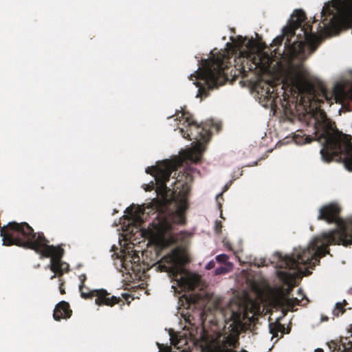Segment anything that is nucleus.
Wrapping results in <instances>:
<instances>
[{"instance_id": "1", "label": "nucleus", "mask_w": 352, "mask_h": 352, "mask_svg": "<svg viewBox=\"0 0 352 352\" xmlns=\"http://www.w3.org/2000/svg\"><path fill=\"white\" fill-rule=\"evenodd\" d=\"M306 19L302 10H295L283 29V36L273 40L274 45H280L286 38L287 58L284 61H276L267 52L252 54L241 52L234 58L235 64L230 73L233 79L241 77L253 83L259 103L266 108L276 109L279 103L285 113H292L299 102L305 108L315 109L316 130L317 122L321 120L320 113L326 114L320 109L321 104L329 99L325 89L322 90L323 99L318 98L305 78V45L314 51L322 40L321 36L312 32V27Z\"/></svg>"}, {"instance_id": "2", "label": "nucleus", "mask_w": 352, "mask_h": 352, "mask_svg": "<svg viewBox=\"0 0 352 352\" xmlns=\"http://www.w3.org/2000/svg\"><path fill=\"white\" fill-rule=\"evenodd\" d=\"M344 231L324 233L315 238L309 245L291 255L281 256L278 265L276 275L278 278L288 286L293 285L298 272L300 271V265L316 266V262L320 263V258L329 253V245L336 244V239L343 240L346 237Z\"/></svg>"}, {"instance_id": "3", "label": "nucleus", "mask_w": 352, "mask_h": 352, "mask_svg": "<svg viewBox=\"0 0 352 352\" xmlns=\"http://www.w3.org/2000/svg\"><path fill=\"white\" fill-rule=\"evenodd\" d=\"M317 122L315 137L322 146L320 151L323 160L331 162L334 157L343 160L345 167L352 171V137L340 131L323 111Z\"/></svg>"}, {"instance_id": "4", "label": "nucleus", "mask_w": 352, "mask_h": 352, "mask_svg": "<svg viewBox=\"0 0 352 352\" xmlns=\"http://www.w3.org/2000/svg\"><path fill=\"white\" fill-rule=\"evenodd\" d=\"M231 58L223 52L201 60V67H199L196 74L190 77V80L195 78L197 80L194 83L198 87L197 97H207L210 90L223 85L228 80Z\"/></svg>"}, {"instance_id": "5", "label": "nucleus", "mask_w": 352, "mask_h": 352, "mask_svg": "<svg viewBox=\"0 0 352 352\" xmlns=\"http://www.w3.org/2000/svg\"><path fill=\"white\" fill-rule=\"evenodd\" d=\"M47 243L48 240L43 233L34 232L33 228L23 221V248L34 250L40 254L41 258H50V270L55 274L51 277L53 279L56 275L60 277L67 272L69 266L61 261L64 250L60 246L55 247Z\"/></svg>"}, {"instance_id": "6", "label": "nucleus", "mask_w": 352, "mask_h": 352, "mask_svg": "<svg viewBox=\"0 0 352 352\" xmlns=\"http://www.w3.org/2000/svg\"><path fill=\"white\" fill-rule=\"evenodd\" d=\"M176 120L179 119L182 124L179 127V133L183 138L194 140L199 144L201 142L207 143L211 136V128L214 125L212 120H208L201 124H198L194 120L192 115L184 110L179 113H176Z\"/></svg>"}, {"instance_id": "7", "label": "nucleus", "mask_w": 352, "mask_h": 352, "mask_svg": "<svg viewBox=\"0 0 352 352\" xmlns=\"http://www.w3.org/2000/svg\"><path fill=\"white\" fill-rule=\"evenodd\" d=\"M340 212L341 208L338 204L330 203L320 207L317 219L327 223H336L339 228L330 232L343 230L346 232V237L343 238V240L336 239V244L347 246L352 245V217L347 219H342L340 216Z\"/></svg>"}, {"instance_id": "8", "label": "nucleus", "mask_w": 352, "mask_h": 352, "mask_svg": "<svg viewBox=\"0 0 352 352\" xmlns=\"http://www.w3.org/2000/svg\"><path fill=\"white\" fill-rule=\"evenodd\" d=\"M188 258L179 248H175L170 253L164 256L157 263V268L161 272H168L173 276L182 273V267L188 263Z\"/></svg>"}, {"instance_id": "9", "label": "nucleus", "mask_w": 352, "mask_h": 352, "mask_svg": "<svg viewBox=\"0 0 352 352\" xmlns=\"http://www.w3.org/2000/svg\"><path fill=\"white\" fill-rule=\"evenodd\" d=\"M174 170V165L168 161H164L160 165L150 166L146 169V173L151 175L155 178L156 192L164 198L170 191L166 186V182L169 181Z\"/></svg>"}, {"instance_id": "10", "label": "nucleus", "mask_w": 352, "mask_h": 352, "mask_svg": "<svg viewBox=\"0 0 352 352\" xmlns=\"http://www.w3.org/2000/svg\"><path fill=\"white\" fill-rule=\"evenodd\" d=\"M0 235L3 245L22 247V223L12 221L0 227Z\"/></svg>"}, {"instance_id": "11", "label": "nucleus", "mask_w": 352, "mask_h": 352, "mask_svg": "<svg viewBox=\"0 0 352 352\" xmlns=\"http://www.w3.org/2000/svg\"><path fill=\"white\" fill-rule=\"evenodd\" d=\"M171 228V224L166 220L158 222L154 226L156 243L162 248H167L178 241L177 236L172 232Z\"/></svg>"}, {"instance_id": "12", "label": "nucleus", "mask_w": 352, "mask_h": 352, "mask_svg": "<svg viewBox=\"0 0 352 352\" xmlns=\"http://www.w3.org/2000/svg\"><path fill=\"white\" fill-rule=\"evenodd\" d=\"M177 189H179L175 199L177 204V211L180 214H184L188 208V197L190 192V185L185 182L177 184Z\"/></svg>"}, {"instance_id": "13", "label": "nucleus", "mask_w": 352, "mask_h": 352, "mask_svg": "<svg viewBox=\"0 0 352 352\" xmlns=\"http://www.w3.org/2000/svg\"><path fill=\"white\" fill-rule=\"evenodd\" d=\"M95 293H90V298L96 297L95 303L98 306L107 305L112 307L116 304H118L120 301V298L114 296H111L107 290L104 289H95Z\"/></svg>"}, {"instance_id": "14", "label": "nucleus", "mask_w": 352, "mask_h": 352, "mask_svg": "<svg viewBox=\"0 0 352 352\" xmlns=\"http://www.w3.org/2000/svg\"><path fill=\"white\" fill-rule=\"evenodd\" d=\"M72 311L69 305L66 301L58 302L54 310L53 317L55 320L59 321L61 319H67L71 317Z\"/></svg>"}, {"instance_id": "15", "label": "nucleus", "mask_w": 352, "mask_h": 352, "mask_svg": "<svg viewBox=\"0 0 352 352\" xmlns=\"http://www.w3.org/2000/svg\"><path fill=\"white\" fill-rule=\"evenodd\" d=\"M223 318H224V327L226 329L227 325H229L228 327L229 331L233 330L236 323L239 321L241 318V314L236 311H234L232 310H227L225 312H223Z\"/></svg>"}, {"instance_id": "16", "label": "nucleus", "mask_w": 352, "mask_h": 352, "mask_svg": "<svg viewBox=\"0 0 352 352\" xmlns=\"http://www.w3.org/2000/svg\"><path fill=\"white\" fill-rule=\"evenodd\" d=\"M300 302V300H299L296 298H280L276 300V303L278 306L282 307L283 309L286 308L285 312H287L288 310L294 311V307L296 305H299Z\"/></svg>"}, {"instance_id": "17", "label": "nucleus", "mask_w": 352, "mask_h": 352, "mask_svg": "<svg viewBox=\"0 0 352 352\" xmlns=\"http://www.w3.org/2000/svg\"><path fill=\"white\" fill-rule=\"evenodd\" d=\"M179 285L189 290H193L195 287L194 280L188 276H182L178 280Z\"/></svg>"}, {"instance_id": "18", "label": "nucleus", "mask_w": 352, "mask_h": 352, "mask_svg": "<svg viewBox=\"0 0 352 352\" xmlns=\"http://www.w3.org/2000/svg\"><path fill=\"white\" fill-rule=\"evenodd\" d=\"M79 280L80 282V284L79 285V291L80 293V296L82 298L88 299L90 298V293L89 292H85V283L87 280V276L85 274H82L79 276Z\"/></svg>"}, {"instance_id": "19", "label": "nucleus", "mask_w": 352, "mask_h": 352, "mask_svg": "<svg viewBox=\"0 0 352 352\" xmlns=\"http://www.w3.org/2000/svg\"><path fill=\"white\" fill-rule=\"evenodd\" d=\"M205 351L206 352H227V350L218 343L208 344L205 346Z\"/></svg>"}, {"instance_id": "20", "label": "nucleus", "mask_w": 352, "mask_h": 352, "mask_svg": "<svg viewBox=\"0 0 352 352\" xmlns=\"http://www.w3.org/2000/svg\"><path fill=\"white\" fill-rule=\"evenodd\" d=\"M285 327L284 324L280 323H277L275 324H270V333L274 335V336H277L278 332L284 333Z\"/></svg>"}, {"instance_id": "21", "label": "nucleus", "mask_w": 352, "mask_h": 352, "mask_svg": "<svg viewBox=\"0 0 352 352\" xmlns=\"http://www.w3.org/2000/svg\"><path fill=\"white\" fill-rule=\"evenodd\" d=\"M332 7H333V6H330L329 5H325L322 10L321 17L325 15L332 16L330 21H333L334 20V12L333 9H332Z\"/></svg>"}, {"instance_id": "22", "label": "nucleus", "mask_w": 352, "mask_h": 352, "mask_svg": "<svg viewBox=\"0 0 352 352\" xmlns=\"http://www.w3.org/2000/svg\"><path fill=\"white\" fill-rule=\"evenodd\" d=\"M346 304V301L344 300V304L341 302H337L336 304V307L333 311V314L336 316H339L340 314H344L345 311V309L344 308V306Z\"/></svg>"}, {"instance_id": "23", "label": "nucleus", "mask_w": 352, "mask_h": 352, "mask_svg": "<svg viewBox=\"0 0 352 352\" xmlns=\"http://www.w3.org/2000/svg\"><path fill=\"white\" fill-rule=\"evenodd\" d=\"M170 340L172 345H174L179 349L180 347V344L184 341V339L178 338L177 336L170 334Z\"/></svg>"}, {"instance_id": "24", "label": "nucleus", "mask_w": 352, "mask_h": 352, "mask_svg": "<svg viewBox=\"0 0 352 352\" xmlns=\"http://www.w3.org/2000/svg\"><path fill=\"white\" fill-rule=\"evenodd\" d=\"M126 212H127L132 217L135 218L139 217L141 210L140 208H137L134 210L132 207H129L126 208Z\"/></svg>"}, {"instance_id": "25", "label": "nucleus", "mask_w": 352, "mask_h": 352, "mask_svg": "<svg viewBox=\"0 0 352 352\" xmlns=\"http://www.w3.org/2000/svg\"><path fill=\"white\" fill-rule=\"evenodd\" d=\"M228 258H229V256L226 254H221L217 255L216 257V260L219 263H226L228 260Z\"/></svg>"}, {"instance_id": "26", "label": "nucleus", "mask_w": 352, "mask_h": 352, "mask_svg": "<svg viewBox=\"0 0 352 352\" xmlns=\"http://www.w3.org/2000/svg\"><path fill=\"white\" fill-rule=\"evenodd\" d=\"M228 272V270L227 267H223V266L219 267L215 269V274H217V275L226 274Z\"/></svg>"}, {"instance_id": "27", "label": "nucleus", "mask_w": 352, "mask_h": 352, "mask_svg": "<svg viewBox=\"0 0 352 352\" xmlns=\"http://www.w3.org/2000/svg\"><path fill=\"white\" fill-rule=\"evenodd\" d=\"M160 352H171V348L162 344H157Z\"/></svg>"}, {"instance_id": "28", "label": "nucleus", "mask_w": 352, "mask_h": 352, "mask_svg": "<svg viewBox=\"0 0 352 352\" xmlns=\"http://www.w3.org/2000/svg\"><path fill=\"white\" fill-rule=\"evenodd\" d=\"M187 300L189 302V303L195 304L197 302L198 299L195 296H190L187 298Z\"/></svg>"}, {"instance_id": "29", "label": "nucleus", "mask_w": 352, "mask_h": 352, "mask_svg": "<svg viewBox=\"0 0 352 352\" xmlns=\"http://www.w3.org/2000/svg\"><path fill=\"white\" fill-rule=\"evenodd\" d=\"M221 222H217L215 226V231L217 233L219 234L221 232Z\"/></svg>"}, {"instance_id": "30", "label": "nucleus", "mask_w": 352, "mask_h": 352, "mask_svg": "<svg viewBox=\"0 0 352 352\" xmlns=\"http://www.w3.org/2000/svg\"><path fill=\"white\" fill-rule=\"evenodd\" d=\"M59 291H60V293L61 294H65V287H64V283H61L59 285Z\"/></svg>"}, {"instance_id": "31", "label": "nucleus", "mask_w": 352, "mask_h": 352, "mask_svg": "<svg viewBox=\"0 0 352 352\" xmlns=\"http://www.w3.org/2000/svg\"><path fill=\"white\" fill-rule=\"evenodd\" d=\"M214 266V263L212 261V262H210L209 263H208L206 268L208 270H210V269L213 268Z\"/></svg>"}, {"instance_id": "32", "label": "nucleus", "mask_w": 352, "mask_h": 352, "mask_svg": "<svg viewBox=\"0 0 352 352\" xmlns=\"http://www.w3.org/2000/svg\"><path fill=\"white\" fill-rule=\"evenodd\" d=\"M231 184H232V182L230 181L228 184H226L225 186L223 187V192H226V190H228L229 189L230 186H231Z\"/></svg>"}, {"instance_id": "33", "label": "nucleus", "mask_w": 352, "mask_h": 352, "mask_svg": "<svg viewBox=\"0 0 352 352\" xmlns=\"http://www.w3.org/2000/svg\"><path fill=\"white\" fill-rule=\"evenodd\" d=\"M94 290H95V289H94V290H91L89 287H87V286H85V292H88V293L89 292V293H91H91H94Z\"/></svg>"}, {"instance_id": "34", "label": "nucleus", "mask_w": 352, "mask_h": 352, "mask_svg": "<svg viewBox=\"0 0 352 352\" xmlns=\"http://www.w3.org/2000/svg\"><path fill=\"white\" fill-rule=\"evenodd\" d=\"M226 341L230 343V342H234V340L231 337L228 336L226 338Z\"/></svg>"}, {"instance_id": "35", "label": "nucleus", "mask_w": 352, "mask_h": 352, "mask_svg": "<svg viewBox=\"0 0 352 352\" xmlns=\"http://www.w3.org/2000/svg\"><path fill=\"white\" fill-rule=\"evenodd\" d=\"M314 352H324L323 350L322 349H317L315 350Z\"/></svg>"}, {"instance_id": "36", "label": "nucleus", "mask_w": 352, "mask_h": 352, "mask_svg": "<svg viewBox=\"0 0 352 352\" xmlns=\"http://www.w3.org/2000/svg\"><path fill=\"white\" fill-rule=\"evenodd\" d=\"M234 342H235L234 340V342H230L229 343V345H230V346H233V347H235V345H234Z\"/></svg>"}, {"instance_id": "37", "label": "nucleus", "mask_w": 352, "mask_h": 352, "mask_svg": "<svg viewBox=\"0 0 352 352\" xmlns=\"http://www.w3.org/2000/svg\"><path fill=\"white\" fill-rule=\"evenodd\" d=\"M215 126H216V128H217V131H219V127H220V126H219V124H215Z\"/></svg>"}, {"instance_id": "38", "label": "nucleus", "mask_w": 352, "mask_h": 352, "mask_svg": "<svg viewBox=\"0 0 352 352\" xmlns=\"http://www.w3.org/2000/svg\"><path fill=\"white\" fill-rule=\"evenodd\" d=\"M325 20H326V19H324L323 20V22H322V23H323L324 26L327 25V23H325V22H324V21H325Z\"/></svg>"}, {"instance_id": "39", "label": "nucleus", "mask_w": 352, "mask_h": 352, "mask_svg": "<svg viewBox=\"0 0 352 352\" xmlns=\"http://www.w3.org/2000/svg\"><path fill=\"white\" fill-rule=\"evenodd\" d=\"M324 320H327L328 318H324Z\"/></svg>"}, {"instance_id": "40", "label": "nucleus", "mask_w": 352, "mask_h": 352, "mask_svg": "<svg viewBox=\"0 0 352 352\" xmlns=\"http://www.w3.org/2000/svg\"><path fill=\"white\" fill-rule=\"evenodd\" d=\"M324 320H327L328 318H324Z\"/></svg>"}, {"instance_id": "41", "label": "nucleus", "mask_w": 352, "mask_h": 352, "mask_svg": "<svg viewBox=\"0 0 352 352\" xmlns=\"http://www.w3.org/2000/svg\"><path fill=\"white\" fill-rule=\"evenodd\" d=\"M351 100H352V93H351Z\"/></svg>"}]
</instances>
